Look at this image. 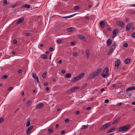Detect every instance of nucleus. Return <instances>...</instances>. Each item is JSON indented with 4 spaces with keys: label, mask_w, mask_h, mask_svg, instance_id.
I'll use <instances>...</instances> for the list:
<instances>
[{
    "label": "nucleus",
    "mask_w": 135,
    "mask_h": 135,
    "mask_svg": "<svg viewBox=\"0 0 135 135\" xmlns=\"http://www.w3.org/2000/svg\"><path fill=\"white\" fill-rule=\"evenodd\" d=\"M73 55L74 56H76L77 55V54L76 52H74L73 53Z\"/></svg>",
    "instance_id": "43"
},
{
    "label": "nucleus",
    "mask_w": 135,
    "mask_h": 135,
    "mask_svg": "<svg viewBox=\"0 0 135 135\" xmlns=\"http://www.w3.org/2000/svg\"><path fill=\"white\" fill-rule=\"evenodd\" d=\"M61 42V40L60 39H59L57 40V44H59L60 43V42Z\"/></svg>",
    "instance_id": "38"
},
{
    "label": "nucleus",
    "mask_w": 135,
    "mask_h": 135,
    "mask_svg": "<svg viewBox=\"0 0 135 135\" xmlns=\"http://www.w3.org/2000/svg\"><path fill=\"white\" fill-rule=\"evenodd\" d=\"M30 33H25V36H30Z\"/></svg>",
    "instance_id": "41"
},
{
    "label": "nucleus",
    "mask_w": 135,
    "mask_h": 135,
    "mask_svg": "<svg viewBox=\"0 0 135 135\" xmlns=\"http://www.w3.org/2000/svg\"><path fill=\"white\" fill-rule=\"evenodd\" d=\"M76 14H77V13H75V14H74L71 15H70V16H68V18H70L73 17V16L75 15H76Z\"/></svg>",
    "instance_id": "33"
},
{
    "label": "nucleus",
    "mask_w": 135,
    "mask_h": 135,
    "mask_svg": "<svg viewBox=\"0 0 135 135\" xmlns=\"http://www.w3.org/2000/svg\"><path fill=\"white\" fill-rule=\"evenodd\" d=\"M65 73V71L64 70H62L61 71V73L62 74H64Z\"/></svg>",
    "instance_id": "61"
},
{
    "label": "nucleus",
    "mask_w": 135,
    "mask_h": 135,
    "mask_svg": "<svg viewBox=\"0 0 135 135\" xmlns=\"http://www.w3.org/2000/svg\"><path fill=\"white\" fill-rule=\"evenodd\" d=\"M78 37L79 38L82 39L84 41H86V38L83 36L81 35H79L78 36Z\"/></svg>",
    "instance_id": "14"
},
{
    "label": "nucleus",
    "mask_w": 135,
    "mask_h": 135,
    "mask_svg": "<svg viewBox=\"0 0 135 135\" xmlns=\"http://www.w3.org/2000/svg\"><path fill=\"white\" fill-rule=\"evenodd\" d=\"M53 131V130L51 128H50L48 130V131L50 133H51Z\"/></svg>",
    "instance_id": "37"
},
{
    "label": "nucleus",
    "mask_w": 135,
    "mask_h": 135,
    "mask_svg": "<svg viewBox=\"0 0 135 135\" xmlns=\"http://www.w3.org/2000/svg\"><path fill=\"white\" fill-rule=\"evenodd\" d=\"M3 3L7 4V0H4L3 1Z\"/></svg>",
    "instance_id": "49"
},
{
    "label": "nucleus",
    "mask_w": 135,
    "mask_h": 135,
    "mask_svg": "<svg viewBox=\"0 0 135 135\" xmlns=\"http://www.w3.org/2000/svg\"><path fill=\"white\" fill-rule=\"evenodd\" d=\"M111 125V123H108L105 124L102 126L100 128V131L103 130L106 128L109 127Z\"/></svg>",
    "instance_id": "5"
},
{
    "label": "nucleus",
    "mask_w": 135,
    "mask_h": 135,
    "mask_svg": "<svg viewBox=\"0 0 135 135\" xmlns=\"http://www.w3.org/2000/svg\"><path fill=\"white\" fill-rule=\"evenodd\" d=\"M108 73V68L106 67L104 70L103 73L101 75L103 78H105L106 77H108L109 76Z\"/></svg>",
    "instance_id": "4"
},
{
    "label": "nucleus",
    "mask_w": 135,
    "mask_h": 135,
    "mask_svg": "<svg viewBox=\"0 0 135 135\" xmlns=\"http://www.w3.org/2000/svg\"><path fill=\"white\" fill-rule=\"evenodd\" d=\"M131 36L132 37H135V32L133 33L132 34Z\"/></svg>",
    "instance_id": "42"
},
{
    "label": "nucleus",
    "mask_w": 135,
    "mask_h": 135,
    "mask_svg": "<svg viewBox=\"0 0 135 135\" xmlns=\"http://www.w3.org/2000/svg\"><path fill=\"white\" fill-rule=\"evenodd\" d=\"M91 109V107H88L86 108V109L87 110H89Z\"/></svg>",
    "instance_id": "51"
},
{
    "label": "nucleus",
    "mask_w": 135,
    "mask_h": 135,
    "mask_svg": "<svg viewBox=\"0 0 135 135\" xmlns=\"http://www.w3.org/2000/svg\"><path fill=\"white\" fill-rule=\"evenodd\" d=\"M112 41L111 39L110 38L108 39L107 41V46L109 47L112 44Z\"/></svg>",
    "instance_id": "11"
},
{
    "label": "nucleus",
    "mask_w": 135,
    "mask_h": 135,
    "mask_svg": "<svg viewBox=\"0 0 135 135\" xmlns=\"http://www.w3.org/2000/svg\"><path fill=\"white\" fill-rule=\"evenodd\" d=\"M30 119H28L27 122L26 124V126L28 127L30 125Z\"/></svg>",
    "instance_id": "24"
},
{
    "label": "nucleus",
    "mask_w": 135,
    "mask_h": 135,
    "mask_svg": "<svg viewBox=\"0 0 135 135\" xmlns=\"http://www.w3.org/2000/svg\"><path fill=\"white\" fill-rule=\"evenodd\" d=\"M130 128V125H127L118 128L117 129V131L119 132H125L128 130Z\"/></svg>",
    "instance_id": "2"
},
{
    "label": "nucleus",
    "mask_w": 135,
    "mask_h": 135,
    "mask_svg": "<svg viewBox=\"0 0 135 135\" xmlns=\"http://www.w3.org/2000/svg\"><path fill=\"white\" fill-rule=\"evenodd\" d=\"M8 77L7 75H4L1 77V78L3 79L7 78Z\"/></svg>",
    "instance_id": "30"
},
{
    "label": "nucleus",
    "mask_w": 135,
    "mask_h": 135,
    "mask_svg": "<svg viewBox=\"0 0 135 135\" xmlns=\"http://www.w3.org/2000/svg\"><path fill=\"white\" fill-rule=\"evenodd\" d=\"M62 62V61L61 60H60L58 62V63L60 64H61Z\"/></svg>",
    "instance_id": "56"
},
{
    "label": "nucleus",
    "mask_w": 135,
    "mask_h": 135,
    "mask_svg": "<svg viewBox=\"0 0 135 135\" xmlns=\"http://www.w3.org/2000/svg\"><path fill=\"white\" fill-rule=\"evenodd\" d=\"M116 45H117L116 43L114 42V44L111 46V49H110L113 51V50L116 48Z\"/></svg>",
    "instance_id": "16"
},
{
    "label": "nucleus",
    "mask_w": 135,
    "mask_h": 135,
    "mask_svg": "<svg viewBox=\"0 0 135 135\" xmlns=\"http://www.w3.org/2000/svg\"><path fill=\"white\" fill-rule=\"evenodd\" d=\"M132 94L131 93H129L128 94V96L131 97V96Z\"/></svg>",
    "instance_id": "63"
},
{
    "label": "nucleus",
    "mask_w": 135,
    "mask_h": 135,
    "mask_svg": "<svg viewBox=\"0 0 135 135\" xmlns=\"http://www.w3.org/2000/svg\"><path fill=\"white\" fill-rule=\"evenodd\" d=\"M110 82H111V81L108 82L107 84V86L109 85L110 84Z\"/></svg>",
    "instance_id": "62"
},
{
    "label": "nucleus",
    "mask_w": 135,
    "mask_h": 135,
    "mask_svg": "<svg viewBox=\"0 0 135 135\" xmlns=\"http://www.w3.org/2000/svg\"><path fill=\"white\" fill-rule=\"evenodd\" d=\"M132 26V24L131 23L128 24L126 26V31H129Z\"/></svg>",
    "instance_id": "8"
},
{
    "label": "nucleus",
    "mask_w": 135,
    "mask_h": 135,
    "mask_svg": "<svg viewBox=\"0 0 135 135\" xmlns=\"http://www.w3.org/2000/svg\"><path fill=\"white\" fill-rule=\"evenodd\" d=\"M102 70L101 68H99L96 71L93 72L90 74L88 76L89 78L92 79L98 76L101 72Z\"/></svg>",
    "instance_id": "1"
},
{
    "label": "nucleus",
    "mask_w": 135,
    "mask_h": 135,
    "mask_svg": "<svg viewBox=\"0 0 135 135\" xmlns=\"http://www.w3.org/2000/svg\"><path fill=\"white\" fill-rule=\"evenodd\" d=\"M24 18L23 17H21L16 22L17 24H20L24 20Z\"/></svg>",
    "instance_id": "15"
},
{
    "label": "nucleus",
    "mask_w": 135,
    "mask_h": 135,
    "mask_svg": "<svg viewBox=\"0 0 135 135\" xmlns=\"http://www.w3.org/2000/svg\"><path fill=\"white\" fill-rule=\"evenodd\" d=\"M120 60H118L116 61L115 62V69H117L118 68L120 65Z\"/></svg>",
    "instance_id": "7"
},
{
    "label": "nucleus",
    "mask_w": 135,
    "mask_h": 135,
    "mask_svg": "<svg viewBox=\"0 0 135 135\" xmlns=\"http://www.w3.org/2000/svg\"><path fill=\"white\" fill-rule=\"evenodd\" d=\"M119 32V30L117 29H115L113 31V34L116 35V34L118 33Z\"/></svg>",
    "instance_id": "23"
},
{
    "label": "nucleus",
    "mask_w": 135,
    "mask_h": 135,
    "mask_svg": "<svg viewBox=\"0 0 135 135\" xmlns=\"http://www.w3.org/2000/svg\"><path fill=\"white\" fill-rule=\"evenodd\" d=\"M85 18L86 20H88L89 19L90 17L89 16H85Z\"/></svg>",
    "instance_id": "53"
},
{
    "label": "nucleus",
    "mask_w": 135,
    "mask_h": 135,
    "mask_svg": "<svg viewBox=\"0 0 135 135\" xmlns=\"http://www.w3.org/2000/svg\"><path fill=\"white\" fill-rule=\"evenodd\" d=\"M73 28L72 27H70L67 29V31L69 32H71L72 31Z\"/></svg>",
    "instance_id": "35"
},
{
    "label": "nucleus",
    "mask_w": 135,
    "mask_h": 135,
    "mask_svg": "<svg viewBox=\"0 0 135 135\" xmlns=\"http://www.w3.org/2000/svg\"><path fill=\"white\" fill-rule=\"evenodd\" d=\"M133 90H135V86H133L129 87L126 89V91H130Z\"/></svg>",
    "instance_id": "17"
},
{
    "label": "nucleus",
    "mask_w": 135,
    "mask_h": 135,
    "mask_svg": "<svg viewBox=\"0 0 135 135\" xmlns=\"http://www.w3.org/2000/svg\"><path fill=\"white\" fill-rule=\"evenodd\" d=\"M65 131H61V134H64V133L65 132Z\"/></svg>",
    "instance_id": "60"
},
{
    "label": "nucleus",
    "mask_w": 135,
    "mask_h": 135,
    "mask_svg": "<svg viewBox=\"0 0 135 135\" xmlns=\"http://www.w3.org/2000/svg\"><path fill=\"white\" fill-rule=\"evenodd\" d=\"M100 26L102 28H104L105 26V23L104 21H102L100 23Z\"/></svg>",
    "instance_id": "21"
},
{
    "label": "nucleus",
    "mask_w": 135,
    "mask_h": 135,
    "mask_svg": "<svg viewBox=\"0 0 135 135\" xmlns=\"http://www.w3.org/2000/svg\"><path fill=\"white\" fill-rule=\"evenodd\" d=\"M122 104V103L121 102L120 103H118L117 105V106H120Z\"/></svg>",
    "instance_id": "52"
},
{
    "label": "nucleus",
    "mask_w": 135,
    "mask_h": 135,
    "mask_svg": "<svg viewBox=\"0 0 135 135\" xmlns=\"http://www.w3.org/2000/svg\"><path fill=\"white\" fill-rule=\"evenodd\" d=\"M71 76V74L70 73L67 74L65 76V77L68 78H69Z\"/></svg>",
    "instance_id": "27"
},
{
    "label": "nucleus",
    "mask_w": 135,
    "mask_h": 135,
    "mask_svg": "<svg viewBox=\"0 0 135 135\" xmlns=\"http://www.w3.org/2000/svg\"><path fill=\"white\" fill-rule=\"evenodd\" d=\"M49 88L48 87H47L46 88V90L47 91H49Z\"/></svg>",
    "instance_id": "58"
},
{
    "label": "nucleus",
    "mask_w": 135,
    "mask_h": 135,
    "mask_svg": "<svg viewBox=\"0 0 135 135\" xmlns=\"http://www.w3.org/2000/svg\"><path fill=\"white\" fill-rule=\"evenodd\" d=\"M105 90L104 88L100 90V91H104Z\"/></svg>",
    "instance_id": "64"
},
{
    "label": "nucleus",
    "mask_w": 135,
    "mask_h": 135,
    "mask_svg": "<svg viewBox=\"0 0 135 135\" xmlns=\"http://www.w3.org/2000/svg\"><path fill=\"white\" fill-rule=\"evenodd\" d=\"M18 72L19 73H22V71L21 70L19 69L18 70Z\"/></svg>",
    "instance_id": "55"
},
{
    "label": "nucleus",
    "mask_w": 135,
    "mask_h": 135,
    "mask_svg": "<svg viewBox=\"0 0 135 135\" xmlns=\"http://www.w3.org/2000/svg\"><path fill=\"white\" fill-rule=\"evenodd\" d=\"M128 46V44L127 43H125L124 44L123 46L124 47H127Z\"/></svg>",
    "instance_id": "40"
},
{
    "label": "nucleus",
    "mask_w": 135,
    "mask_h": 135,
    "mask_svg": "<svg viewBox=\"0 0 135 135\" xmlns=\"http://www.w3.org/2000/svg\"><path fill=\"white\" fill-rule=\"evenodd\" d=\"M107 29L109 31H112V29L110 27H108Z\"/></svg>",
    "instance_id": "57"
},
{
    "label": "nucleus",
    "mask_w": 135,
    "mask_h": 135,
    "mask_svg": "<svg viewBox=\"0 0 135 135\" xmlns=\"http://www.w3.org/2000/svg\"><path fill=\"white\" fill-rule=\"evenodd\" d=\"M88 126L87 124V125H84L82 126L81 127V129H85L88 128Z\"/></svg>",
    "instance_id": "25"
},
{
    "label": "nucleus",
    "mask_w": 135,
    "mask_h": 135,
    "mask_svg": "<svg viewBox=\"0 0 135 135\" xmlns=\"http://www.w3.org/2000/svg\"><path fill=\"white\" fill-rule=\"evenodd\" d=\"M116 129V128L115 127H112L111 129H109V130H108L107 132V133H110L113 132Z\"/></svg>",
    "instance_id": "19"
},
{
    "label": "nucleus",
    "mask_w": 135,
    "mask_h": 135,
    "mask_svg": "<svg viewBox=\"0 0 135 135\" xmlns=\"http://www.w3.org/2000/svg\"><path fill=\"white\" fill-rule=\"evenodd\" d=\"M25 7H26L27 8L29 9L30 8V6L29 5H28L27 4H25L22 6L21 7V9H22Z\"/></svg>",
    "instance_id": "13"
},
{
    "label": "nucleus",
    "mask_w": 135,
    "mask_h": 135,
    "mask_svg": "<svg viewBox=\"0 0 135 135\" xmlns=\"http://www.w3.org/2000/svg\"><path fill=\"white\" fill-rule=\"evenodd\" d=\"M84 73H82L76 77H74L71 79V81L73 82H75L77 80L82 78L84 75Z\"/></svg>",
    "instance_id": "3"
},
{
    "label": "nucleus",
    "mask_w": 135,
    "mask_h": 135,
    "mask_svg": "<svg viewBox=\"0 0 135 135\" xmlns=\"http://www.w3.org/2000/svg\"><path fill=\"white\" fill-rule=\"evenodd\" d=\"M17 6V4H15L13 5L12 6H11V7L13 8Z\"/></svg>",
    "instance_id": "47"
},
{
    "label": "nucleus",
    "mask_w": 135,
    "mask_h": 135,
    "mask_svg": "<svg viewBox=\"0 0 135 135\" xmlns=\"http://www.w3.org/2000/svg\"><path fill=\"white\" fill-rule=\"evenodd\" d=\"M44 105V104L42 103H40V104H39L36 107V108L37 109H39L42 106H43Z\"/></svg>",
    "instance_id": "22"
},
{
    "label": "nucleus",
    "mask_w": 135,
    "mask_h": 135,
    "mask_svg": "<svg viewBox=\"0 0 135 135\" xmlns=\"http://www.w3.org/2000/svg\"><path fill=\"white\" fill-rule=\"evenodd\" d=\"M120 119V118H118L117 119L113 121L112 123V124L113 125L118 123Z\"/></svg>",
    "instance_id": "18"
},
{
    "label": "nucleus",
    "mask_w": 135,
    "mask_h": 135,
    "mask_svg": "<svg viewBox=\"0 0 135 135\" xmlns=\"http://www.w3.org/2000/svg\"><path fill=\"white\" fill-rule=\"evenodd\" d=\"M41 57L42 58L44 59H46L47 58V56L46 55L43 54L41 55Z\"/></svg>",
    "instance_id": "26"
},
{
    "label": "nucleus",
    "mask_w": 135,
    "mask_h": 135,
    "mask_svg": "<svg viewBox=\"0 0 135 135\" xmlns=\"http://www.w3.org/2000/svg\"><path fill=\"white\" fill-rule=\"evenodd\" d=\"M4 119L3 118H0V123H1L3 121Z\"/></svg>",
    "instance_id": "39"
},
{
    "label": "nucleus",
    "mask_w": 135,
    "mask_h": 135,
    "mask_svg": "<svg viewBox=\"0 0 135 135\" xmlns=\"http://www.w3.org/2000/svg\"><path fill=\"white\" fill-rule=\"evenodd\" d=\"M113 51L112 50H111L110 49V50L107 53V55H110L111 53L113 52Z\"/></svg>",
    "instance_id": "32"
},
{
    "label": "nucleus",
    "mask_w": 135,
    "mask_h": 135,
    "mask_svg": "<svg viewBox=\"0 0 135 135\" xmlns=\"http://www.w3.org/2000/svg\"><path fill=\"white\" fill-rule=\"evenodd\" d=\"M109 102V100L108 99H106L105 100V101H104V102L105 103H108Z\"/></svg>",
    "instance_id": "46"
},
{
    "label": "nucleus",
    "mask_w": 135,
    "mask_h": 135,
    "mask_svg": "<svg viewBox=\"0 0 135 135\" xmlns=\"http://www.w3.org/2000/svg\"><path fill=\"white\" fill-rule=\"evenodd\" d=\"M32 76L36 80L37 82L38 83H39V81L38 80V78L36 74L32 73Z\"/></svg>",
    "instance_id": "10"
},
{
    "label": "nucleus",
    "mask_w": 135,
    "mask_h": 135,
    "mask_svg": "<svg viewBox=\"0 0 135 135\" xmlns=\"http://www.w3.org/2000/svg\"><path fill=\"white\" fill-rule=\"evenodd\" d=\"M79 7L78 6H76L74 7V9L75 10H76L78 9Z\"/></svg>",
    "instance_id": "36"
},
{
    "label": "nucleus",
    "mask_w": 135,
    "mask_h": 135,
    "mask_svg": "<svg viewBox=\"0 0 135 135\" xmlns=\"http://www.w3.org/2000/svg\"><path fill=\"white\" fill-rule=\"evenodd\" d=\"M32 103V102L31 100L28 101L27 102V106H29L31 105Z\"/></svg>",
    "instance_id": "29"
},
{
    "label": "nucleus",
    "mask_w": 135,
    "mask_h": 135,
    "mask_svg": "<svg viewBox=\"0 0 135 135\" xmlns=\"http://www.w3.org/2000/svg\"><path fill=\"white\" fill-rule=\"evenodd\" d=\"M56 16H59V17H60V16H59L56 15ZM60 17H61L63 18H68V16H60Z\"/></svg>",
    "instance_id": "50"
},
{
    "label": "nucleus",
    "mask_w": 135,
    "mask_h": 135,
    "mask_svg": "<svg viewBox=\"0 0 135 135\" xmlns=\"http://www.w3.org/2000/svg\"><path fill=\"white\" fill-rule=\"evenodd\" d=\"M79 88L78 87H75L72 88L67 91V93H70L73 92L76 89H79Z\"/></svg>",
    "instance_id": "6"
},
{
    "label": "nucleus",
    "mask_w": 135,
    "mask_h": 135,
    "mask_svg": "<svg viewBox=\"0 0 135 135\" xmlns=\"http://www.w3.org/2000/svg\"><path fill=\"white\" fill-rule=\"evenodd\" d=\"M86 52L87 55V58L88 59L89 58L90 55V51L89 50L87 49L86 50Z\"/></svg>",
    "instance_id": "20"
},
{
    "label": "nucleus",
    "mask_w": 135,
    "mask_h": 135,
    "mask_svg": "<svg viewBox=\"0 0 135 135\" xmlns=\"http://www.w3.org/2000/svg\"><path fill=\"white\" fill-rule=\"evenodd\" d=\"M44 85L45 86H47L48 85V84L47 83H44Z\"/></svg>",
    "instance_id": "59"
},
{
    "label": "nucleus",
    "mask_w": 135,
    "mask_h": 135,
    "mask_svg": "<svg viewBox=\"0 0 135 135\" xmlns=\"http://www.w3.org/2000/svg\"><path fill=\"white\" fill-rule=\"evenodd\" d=\"M69 121V119L68 118H67L65 120V122H68Z\"/></svg>",
    "instance_id": "48"
},
{
    "label": "nucleus",
    "mask_w": 135,
    "mask_h": 135,
    "mask_svg": "<svg viewBox=\"0 0 135 135\" xmlns=\"http://www.w3.org/2000/svg\"><path fill=\"white\" fill-rule=\"evenodd\" d=\"M47 73V72H45L42 75V77L44 78H45V77Z\"/></svg>",
    "instance_id": "34"
},
{
    "label": "nucleus",
    "mask_w": 135,
    "mask_h": 135,
    "mask_svg": "<svg viewBox=\"0 0 135 135\" xmlns=\"http://www.w3.org/2000/svg\"><path fill=\"white\" fill-rule=\"evenodd\" d=\"M53 49L52 47H51L49 49V50L50 51H52Z\"/></svg>",
    "instance_id": "54"
},
{
    "label": "nucleus",
    "mask_w": 135,
    "mask_h": 135,
    "mask_svg": "<svg viewBox=\"0 0 135 135\" xmlns=\"http://www.w3.org/2000/svg\"><path fill=\"white\" fill-rule=\"evenodd\" d=\"M117 24L118 25L121 27H124V24L123 22L122 21H118L117 22Z\"/></svg>",
    "instance_id": "9"
},
{
    "label": "nucleus",
    "mask_w": 135,
    "mask_h": 135,
    "mask_svg": "<svg viewBox=\"0 0 135 135\" xmlns=\"http://www.w3.org/2000/svg\"><path fill=\"white\" fill-rule=\"evenodd\" d=\"M76 42L75 41L72 42L70 43L71 45L74 46L76 45Z\"/></svg>",
    "instance_id": "31"
},
{
    "label": "nucleus",
    "mask_w": 135,
    "mask_h": 135,
    "mask_svg": "<svg viewBox=\"0 0 135 135\" xmlns=\"http://www.w3.org/2000/svg\"><path fill=\"white\" fill-rule=\"evenodd\" d=\"M33 127V126H32L28 128L26 131V133L27 134H30L31 129H32Z\"/></svg>",
    "instance_id": "12"
},
{
    "label": "nucleus",
    "mask_w": 135,
    "mask_h": 135,
    "mask_svg": "<svg viewBox=\"0 0 135 135\" xmlns=\"http://www.w3.org/2000/svg\"><path fill=\"white\" fill-rule=\"evenodd\" d=\"M13 88L12 87H9L8 89V90H12Z\"/></svg>",
    "instance_id": "44"
},
{
    "label": "nucleus",
    "mask_w": 135,
    "mask_h": 135,
    "mask_svg": "<svg viewBox=\"0 0 135 135\" xmlns=\"http://www.w3.org/2000/svg\"><path fill=\"white\" fill-rule=\"evenodd\" d=\"M130 60L129 59H127L125 60L124 61V62L126 64H128L130 62Z\"/></svg>",
    "instance_id": "28"
},
{
    "label": "nucleus",
    "mask_w": 135,
    "mask_h": 135,
    "mask_svg": "<svg viewBox=\"0 0 135 135\" xmlns=\"http://www.w3.org/2000/svg\"><path fill=\"white\" fill-rule=\"evenodd\" d=\"M17 42V40L16 39H14L13 40V43L15 44H16Z\"/></svg>",
    "instance_id": "45"
}]
</instances>
